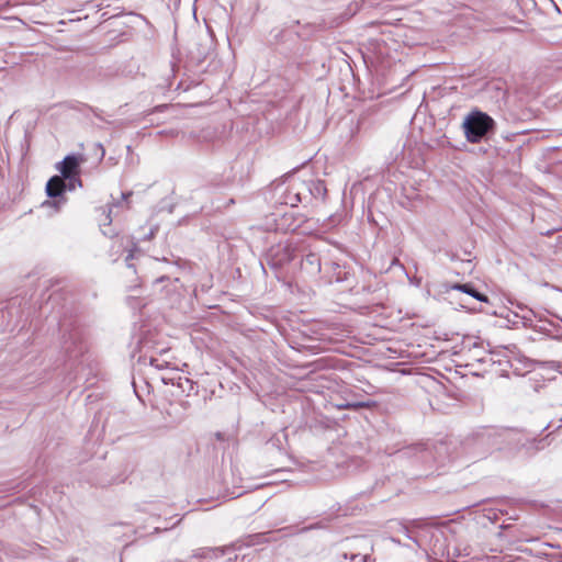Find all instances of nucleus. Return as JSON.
<instances>
[{
  "mask_svg": "<svg viewBox=\"0 0 562 562\" xmlns=\"http://www.w3.org/2000/svg\"><path fill=\"white\" fill-rule=\"evenodd\" d=\"M294 248L291 245H279L271 250V260L273 266H282L294 258Z\"/></svg>",
  "mask_w": 562,
  "mask_h": 562,
  "instance_id": "obj_4",
  "label": "nucleus"
},
{
  "mask_svg": "<svg viewBox=\"0 0 562 562\" xmlns=\"http://www.w3.org/2000/svg\"><path fill=\"white\" fill-rule=\"evenodd\" d=\"M156 361H157V360L151 359V360H150V363H151L153 366H155V362H156ZM156 367H158V364H156Z\"/></svg>",
  "mask_w": 562,
  "mask_h": 562,
  "instance_id": "obj_16",
  "label": "nucleus"
},
{
  "mask_svg": "<svg viewBox=\"0 0 562 562\" xmlns=\"http://www.w3.org/2000/svg\"><path fill=\"white\" fill-rule=\"evenodd\" d=\"M453 290L467 293L480 302H488V297L479 292L471 283H456L451 286Z\"/></svg>",
  "mask_w": 562,
  "mask_h": 562,
  "instance_id": "obj_6",
  "label": "nucleus"
},
{
  "mask_svg": "<svg viewBox=\"0 0 562 562\" xmlns=\"http://www.w3.org/2000/svg\"><path fill=\"white\" fill-rule=\"evenodd\" d=\"M131 194H132L131 192L122 193L121 201H117L116 203L110 204L108 210H104V209L102 210V214L104 216V220H100V225L101 226H110L111 225L113 207H116V206L121 205V202L125 201Z\"/></svg>",
  "mask_w": 562,
  "mask_h": 562,
  "instance_id": "obj_8",
  "label": "nucleus"
},
{
  "mask_svg": "<svg viewBox=\"0 0 562 562\" xmlns=\"http://www.w3.org/2000/svg\"><path fill=\"white\" fill-rule=\"evenodd\" d=\"M310 188H311L310 196L315 198V199H321V200L325 199L327 189H326L324 181L311 180Z\"/></svg>",
  "mask_w": 562,
  "mask_h": 562,
  "instance_id": "obj_7",
  "label": "nucleus"
},
{
  "mask_svg": "<svg viewBox=\"0 0 562 562\" xmlns=\"http://www.w3.org/2000/svg\"><path fill=\"white\" fill-rule=\"evenodd\" d=\"M98 146L101 148V150H102L101 151V156L103 157L104 156V149H103L102 145L99 144Z\"/></svg>",
  "mask_w": 562,
  "mask_h": 562,
  "instance_id": "obj_13",
  "label": "nucleus"
},
{
  "mask_svg": "<svg viewBox=\"0 0 562 562\" xmlns=\"http://www.w3.org/2000/svg\"><path fill=\"white\" fill-rule=\"evenodd\" d=\"M336 406L338 408H340V409H358V408H362V407H369V403H364V402H353V403L342 402V403L337 404Z\"/></svg>",
  "mask_w": 562,
  "mask_h": 562,
  "instance_id": "obj_10",
  "label": "nucleus"
},
{
  "mask_svg": "<svg viewBox=\"0 0 562 562\" xmlns=\"http://www.w3.org/2000/svg\"><path fill=\"white\" fill-rule=\"evenodd\" d=\"M154 236V231L151 229L149 235H148V238H151Z\"/></svg>",
  "mask_w": 562,
  "mask_h": 562,
  "instance_id": "obj_15",
  "label": "nucleus"
},
{
  "mask_svg": "<svg viewBox=\"0 0 562 562\" xmlns=\"http://www.w3.org/2000/svg\"><path fill=\"white\" fill-rule=\"evenodd\" d=\"M66 179L59 176L52 177L46 184V193L49 198H57L66 190Z\"/></svg>",
  "mask_w": 562,
  "mask_h": 562,
  "instance_id": "obj_5",
  "label": "nucleus"
},
{
  "mask_svg": "<svg viewBox=\"0 0 562 562\" xmlns=\"http://www.w3.org/2000/svg\"><path fill=\"white\" fill-rule=\"evenodd\" d=\"M102 232H103V234H104V235H109V236H111V232L105 231V229H103Z\"/></svg>",
  "mask_w": 562,
  "mask_h": 562,
  "instance_id": "obj_14",
  "label": "nucleus"
},
{
  "mask_svg": "<svg viewBox=\"0 0 562 562\" xmlns=\"http://www.w3.org/2000/svg\"><path fill=\"white\" fill-rule=\"evenodd\" d=\"M302 266L305 269H310L312 271L319 272L321 270V260L317 255L308 254L302 260Z\"/></svg>",
  "mask_w": 562,
  "mask_h": 562,
  "instance_id": "obj_9",
  "label": "nucleus"
},
{
  "mask_svg": "<svg viewBox=\"0 0 562 562\" xmlns=\"http://www.w3.org/2000/svg\"><path fill=\"white\" fill-rule=\"evenodd\" d=\"M80 161L81 159L77 156L68 155L58 164V169L61 173L60 177L68 181L69 190H74L76 187H81V180L78 178Z\"/></svg>",
  "mask_w": 562,
  "mask_h": 562,
  "instance_id": "obj_2",
  "label": "nucleus"
},
{
  "mask_svg": "<svg viewBox=\"0 0 562 562\" xmlns=\"http://www.w3.org/2000/svg\"><path fill=\"white\" fill-rule=\"evenodd\" d=\"M400 531H401L405 537H407L408 539H412L416 544H418V542H417L415 539H413V538L411 537V535H409V530H408V528H407L406 526H402V527L400 528Z\"/></svg>",
  "mask_w": 562,
  "mask_h": 562,
  "instance_id": "obj_11",
  "label": "nucleus"
},
{
  "mask_svg": "<svg viewBox=\"0 0 562 562\" xmlns=\"http://www.w3.org/2000/svg\"><path fill=\"white\" fill-rule=\"evenodd\" d=\"M310 181H301L299 183H293V186L288 190L286 203L291 205H296L303 201H306L310 198Z\"/></svg>",
  "mask_w": 562,
  "mask_h": 562,
  "instance_id": "obj_3",
  "label": "nucleus"
},
{
  "mask_svg": "<svg viewBox=\"0 0 562 562\" xmlns=\"http://www.w3.org/2000/svg\"><path fill=\"white\" fill-rule=\"evenodd\" d=\"M133 258H134V251H133V250H131V251L128 252V255L126 256V258H125V261L127 262V265H128L130 267L132 266V265L130 263V261H131Z\"/></svg>",
  "mask_w": 562,
  "mask_h": 562,
  "instance_id": "obj_12",
  "label": "nucleus"
},
{
  "mask_svg": "<svg viewBox=\"0 0 562 562\" xmlns=\"http://www.w3.org/2000/svg\"><path fill=\"white\" fill-rule=\"evenodd\" d=\"M464 135L470 143H479L494 130V120L484 112L473 111L463 121Z\"/></svg>",
  "mask_w": 562,
  "mask_h": 562,
  "instance_id": "obj_1",
  "label": "nucleus"
}]
</instances>
